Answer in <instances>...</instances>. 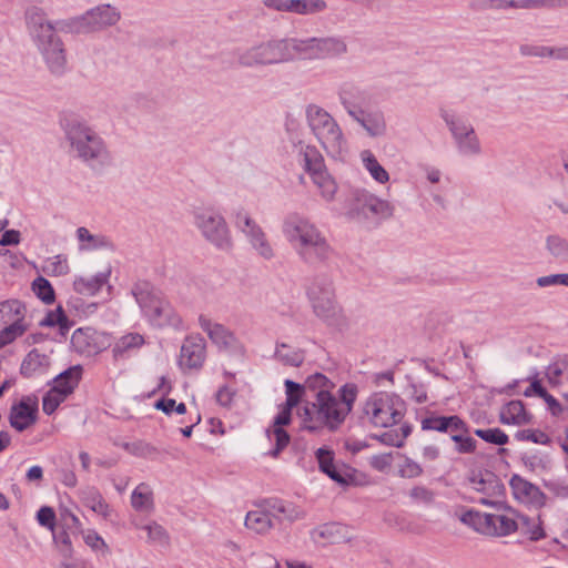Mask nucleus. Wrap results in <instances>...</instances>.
<instances>
[{
  "instance_id": "f257e3e1",
  "label": "nucleus",
  "mask_w": 568,
  "mask_h": 568,
  "mask_svg": "<svg viewBox=\"0 0 568 568\" xmlns=\"http://www.w3.org/2000/svg\"><path fill=\"white\" fill-rule=\"evenodd\" d=\"M301 385L304 398L296 414L302 428L310 432L337 430L353 410L358 395L354 383L344 384L335 395V383L322 373L307 376Z\"/></svg>"
},
{
  "instance_id": "f03ea898",
  "label": "nucleus",
  "mask_w": 568,
  "mask_h": 568,
  "mask_svg": "<svg viewBox=\"0 0 568 568\" xmlns=\"http://www.w3.org/2000/svg\"><path fill=\"white\" fill-rule=\"evenodd\" d=\"M60 126L68 152L73 159L98 172L113 164L108 142L85 119L74 113H65L60 118Z\"/></svg>"
},
{
  "instance_id": "7ed1b4c3",
  "label": "nucleus",
  "mask_w": 568,
  "mask_h": 568,
  "mask_svg": "<svg viewBox=\"0 0 568 568\" xmlns=\"http://www.w3.org/2000/svg\"><path fill=\"white\" fill-rule=\"evenodd\" d=\"M281 231L296 256L306 265L324 264L334 254L325 233L305 215L287 214L282 222Z\"/></svg>"
},
{
  "instance_id": "20e7f679",
  "label": "nucleus",
  "mask_w": 568,
  "mask_h": 568,
  "mask_svg": "<svg viewBox=\"0 0 568 568\" xmlns=\"http://www.w3.org/2000/svg\"><path fill=\"white\" fill-rule=\"evenodd\" d=\"M28 33L42 55L50 72L61 74L67 68L64 43L43 10L30 8L26 12Z\"/></svg>"
},
{
  "instance_id": "39448f33",
  "label": "nucleus",
  "mask_w": 568,
  "mask_h": 568,
  "mask_svg": "<svg viewBox=\"0 0 568 568\" xmlns=\"http://www.w3.org/2000/svg\"><path fill=\"white\" fill-rule=\"evenodd\" d=\"M306 295L316 317L338 331L347 326L346 316L336 300L334 282L329 275L316 274L307 285Z\"/></svg>"
},
{
  "instance_id": "423d86ee",
  "label": "nucleus",
  "mask_w": 568,
  "mask_h": 568,
  "mask_svg": "<svg viewBox=\"0 0 568 568\" xmlns=\"http://www.w3.org/2000/svg\"><path fill=\"white\" fill-rule=\"evenodd\" d=\"M132 295L144 316L155 327L183 328V321L172 304L149 282H138L132 287Z\"/></svg>"
},
{
  "instance_id": "0eeeda50",
  "label": "nucleus",
  "mask_w": 568,
  "mask_h": 568,
  "mask_svg": "<svg viewBox=\"0 0 568 568\" xmlns=\"http://www.w3.org/2000/svg\"><path fill=\"white\" fill-rule=\"evenodd\" d=\"M406 412V404L396 393H372L361 406V418L374 427L388 428L397 425Z\"/></svg>"
},
{
  "instance_id": "6e6552de",
  "label": "nucleus",
  "mask_w": 568,
  "mask_h": 568,
  "mask_svg": "<svg viewBox=\"0 0 568 568\" xmlns=\"http://www.w3.org/2000/svg\"><path fill=\"white\" fill-rule=\"evenodd\" d=\"M493 511L469 509L459 516V520L476 532L488 537H507L518 529L514 513L503 499L499 506H490Z\"/></svg>"
},
{
  "instance_id": "1a4fd4ad",
  "label": "nucleus",
  "mask_w": 568,
  "mask_h": 568,
  "mask_svg": "<svg viewBox=\"0 0 568 568\" xmlns=\"http://www.w3.org/2000/svg\"><path fill=\"white\" fill-rule=\"evenodd\" d=\"M294 59V39L266 41L236 52L237 63L244 68L284 63Z\"/></svg>"
},
{
  "instance_id": "9d476101",
  "label": "nucleus",
  "mask_w": 568,
  "mask_h": 568,
  "mask_svg": "<svg viewBox=\"0 0 568 568\" xmlns=\"http://www.w3.org/2000/svg\"><path fill=\"white\" fill-rule=\"evenodd\" d=\"M307 121L326 153L333 159L343 160L348 145L335 119L325 109H307Z\"/></svg>"
},
{
  "instance_id": "9b49d317",
  "label": "nucleus",
  "mask_w": 568,
  "mask_h": 568,
  "mask_svg": "<svg viewBox=\"0 0 568 568\" xmlns=\"http://www.w3.org/2000/svg\"><path fill=\"white\" fill-rule=\"evenodd\" d=\"M286 400L281 410L274 418L272 427L266 430V435L274 448L270 452L272 457H277L280 453L288 445L290 435L283 429V426L290 424L293 408H298L304 398V389L300 383L291 379L284 381Z\"/></svg>"
},
{
  "instance_id": "f8f14e48",
  "label": "nucleus",
  "mask_w": 568,
  "mask_h": 568,
  "mask_svg": "<svg viewBox=\"0 0 568 568\" xmlns=\"http://www.w3.org/2000/svg\"><path fill=\"white\" fill-rule=\"evenodd\" d=\"M122 18L121 10L112 3H100L80 16L71 18L67 26L77 33L102 32L116 26Z\"/></svg>"
},
{
  "instance_id": "ddd939ff",
  "label": "nucleus",
  "mask_w": 568,
  "mask_h": 568,
  "mask_svg": "<svg viewBox=\"0 0 568 568\" xmlns=\"http://www.w3.org/2000/svg\"><path fill=\"white\" fill-rule=\"evenodd\" d=\"M192 216L195 227L209 243L221 251L232 248L231 231L221 213L213 209H195Z\"/></svg>"
},
{
  "instance_id": "4468645a",
  "label": "nucleus",
  "mask_w": 568,
  "mask_h": 568,
  "mask_svg": "<svg viewBox=\"0 0 568 568\" xmlns=\"http://www.w3.org/2000/svg\"><path fill=\"white\" fill-rule=\"evenodd\" d=\"M236 229L243 233L251 250L264 261H272L276 251L263 227L243 210L237 211L234 219Z\"/></svg>"
},
{
  "instance_id": "2eb2a0df",
  "label": "nucleus",
  "mask_w": 568,
  "mask_h": 568,
  "mask_svg": "<svg viewBox=\"0 0 568 568\" xmlns=\"http://www.w3.org/2000/svg\"><path fill=\"white\" fill-rule=\"evenodd\" d=\"M443 118L453 134L459 154L467 158L481 154V143L468 118L455 112H445Z\"/></svg>"
},
{
  "instance_id": "dca6fc26",
  "label": "nucleus",
  "mask_w": 568,
  "mask_h": 568,
  "mask_svg": "<svg viewBox=\"0 0 568 568\" xmlns=\"http://www.w3.org/2000/svg\"><path fill=\"white\" fill-rule=\"evenodd\" d=\"M295 54L303 59H323L338 57L347 51V45L339 38L294 39Z\"/></svg>"
},
{
  "instance_id": "f3484780",
  "label": "nucleus",
  "mask_w": 568,
  "mask_h": 568,
  "mask_svg": "<svg viewBox=\"0 0 568 568\" xmlns=\"http://www.w3.org/2000/svg\"><path fill=\"white\" fill-rule=\"evenodd\" d=\"M469 489L480 494L477 501L485 506H499L505 495V486L491 471L474 473L468 478Z\"/></svg>"
},
{
  "instance_id": "a211bd4d",
  "label": "nucleus",
  "mask_w": 568,
  "mask_h": 568,
  "mask_svg": "<svg viewBox=\"0 0 568 568\" xmlns=\"http://www.w3.org/2000/svg\"><path fill=\"white\" fill-rule=\"evenodd\" d=\"M206 358V342L200 334L189 335L184 338L178 365L183 373L199 371Z\"/></svg>"
},
{
  "instance_id": "6ab92c4d",
  "label": "nucleus",
  "mask_w": 568,
  "mask_h": 568,
  "mask_svg": "<svg viewBox=\"0 0 568 568\" xmlns=\"http://www.w3.org/2000/svg\"><path fill=\"white\" fill-rule=\"evenodd\" d=\"M197 322L200 328L220 351L236 352L242 348L236 335L223 324L205 315H200Z\"/></svg>"
},
{
  "instance_id": "aec40b11",
  "label": "nucleus",
  "mask_w": 568,
  "mask_h": 568,
  "mask_svg": "<svg viewBox=\"0 0 568 568\" xmlns=\"http://www.w3.org/2000/svg\"><path fill=\"white\" fill-rule=\"evenodd\" d=\"M71 345L79 354L92 356L104 351L110 343L104 333L98 332L91 327H85L78 328L73 332Z\"/></svg>"
},
{
  "instance_id": "412c9836",
  "label": "nucleus",
  "mask_w": 568,
  "mask_h": 568,
  "mask_svg": "<svg viewBox=\"0 0 568 568\" xmlns=\"http://www.w3.org/2000/svg\"><path fill=\"white\" fill-rule=\"evenodd\" d=\"M38 398L36 396H23L10 408V426L17 432H23L37 422Z\"/></svg>"
},
{
  "instance_id": "4be33fe9",
  "label": "nucleus",
  "mask_w": 568,
  "mask_h": 568,
  "mask_svg": "<svg viewBox=\"0 0 568 568\" xmlns=\"http://www.w3.org/2000/svg\"><path fill=\"white\" fill-rule=\"evenodd\" d=\"M356 209L365 216L372 215L379 219H388L394 213L390 202L368 192L357 194Z\"/></svg>"
},
{
  "instance_id": "5701e85b",
  "label": "nucleus",
  "mask_w": 568,
  "mask_h": 568,
  "mask_svg": "<svg viewBox=\"0 0 568 568\" xmlns=\"http://www.w3.org/2000/svg\"><path fill=\"white\" fill-rule=\"evenodd\" d=\"M112 273L111 265H106V267L103 271L98 272L94 275H79L74 277L73 281V290L84 296H95L103 286L108 285L109 288L111 285L109 284L110 277Z\"/></svg>"
},
{
  "instance_id": "b1692460",
  "label": "nucleus",
  "mask_w": 568,
  "mask_h": 568,
  "mask_svg": "<svg viewBox=\"0 0 568 568\" xmlns=\"http://www.w3.org/2000/svg\"><path fill=\"white\" fill-rule=\"evenodd\" d=\"M79 252L114 251L113 241L102 234L92 233L89 229L80 226L75 230Z\"/></svg>"
},
{
  "instance_id": "393cba45",
  "label": "nucleus",
  "mask_w": 568,
  "mask_h": 568,
  "mask_svg": "<svg viewBox=\"0 0 568 568\" xmlns=\"http://www.w3.org/2000/svg\"><path fill=\"white\" fill-rule=\"evenodd\" d=\"M349 115L373 136L385 130V121L378 109H349Z\"/></svg>"
},
{
  "instance_id": "a878e982",
  "label": "nucleus",
  "mask_w": 568,
  "mask_h": 568,
  "mask_svg": "<svg viewBox=\"0 0 568 568\" xmlns=\"http://www.w3.org/2000/svg\"><path fill=\"white\" fill-rule=\"evenodd\" d=\"M310 178L313 185L316 187L320 197L324 202L332 203L335 201L338 192V184L326 168L315 171L310 175Z\"/></svg>"
},
{
  "instance_id": "bb28decb",
  "label": "nucleus",
  "mask_w": 568,
  "mask_h": 568,
  "mask_svg": "<svg viewBox=\"0 0 568 568\" xmlns=\"http://www.w3.org/2000/svg\"><path fill=\"white\" fill-rule=\"evenodd\" d=\"M145 343L143 335L128 333L119 337L112 346V355L115 361L125 359L135 354Z\"/></svg>"
},
{
  "instance_id": "cd10ccee",
  "label": "nucleus",
  "mask_w": 568,
  "mask_h": 568,
  "mask_svg": "<svg viewBox=\"0 0 568 568\" xmlns=\"http://www.w3.org/2000/svg\"><path fill=\"white\" fill-rule=\"evenodd\" d=\"M49 365L50 361L45 354H41L38 349H32L23 358L20 373L28 378L40 376L48 371Z\"/></svg>"
},
{
  "instance_id": "c85d7f7f",
  "label": "nucleus",
  "mask_w": 568,
  "mask_h": 568,
  "mask_svg": "<svg viewBox=\"0 0 568 568\" xmlns=\"http://www.w3.org/2000/svg\"><path fill=\"white\" fill-rule=\"evenodd\" d=\"M500 422L505 425H527L531 422V416L526 412L521 400H510L505 404L499 413Z\"/></svg>"
},
{
  "instance_id": "c756f323",
  "label": "nucleus",
  "mask_w": 568,
  "mask_h": 568,
  "mask_svg": "<svg viewBox=\"0 0 568 568\" xmlns=\"http://www.w3.org/2000/svg\"><path fill=\"white\" fill-rule=\"evenodd\" d=\"M513 494L521 503L525 504H540L542 499V493L540 489L530 484L529 481L514 476L510 480Z\"/></svg>"
},
{
  "instance_id": "7c9ffc66",
  "label": "nucleus",
  "mask_w": 568,
  "mask_h": 568,
  "mask_svg": "<svg viewBox=\"0 0 568 568\" xmlns=\"http://www.w3.org/2000/svg\"><path fill=\"white\" fill-rule=\"evenodd\" d=\"M519 52L523 57L568 60V45L549 47V45H541V44L525 43L519 47Z\"/></svg>"
},
{
  "instance_id": "2f4dec72",
  "label": "nucleus",
  "mask_w": 568,
  "mask_h": 568,
  "mask_svg": "<svg viewBox=\"0 0 568 568\" xmlns=\"http://www.w3.org/2000/svg\"><path fill=\"white\" fill-rule=\"evenodd\" d=\"M338 97L344 106H356L372 101L369 91L352 83L343 84Z\"/></svg>"
},
{
  "instance_id": "473e14b6",
  "label": "nucleus",
  "mask_w": 568,
  "mask_h": 568,
  "mask_svg": "<svg viewBox=\"0 0 568 568\" xmlns=\"http://www.w3.org/2000/svg\"><path fill=\"white\" fill-rule=\"evenodd\" d=\"M363 168L371 178L378 184H386L389 181V173L379 163L371 150H363L359 154Z\"/></svg>"
},
{
  "instance_id": "72a5a7b5",
  "label": "nucleus",
  "mask_w": 568,
  "mask_h": 568,
  "mask_svg": "<svg viewBox=\"0 0 568 568\" xmlns=\"http://www.w3.org/2000/svg\"><path fill=\"white\" fill-rule=\"evenodd\" d=\"M304 170L308 175L325 168L323 158L315 146L300 142L296 145Z\"/></svg>"
},
{
  "instance_id": "f704fd0d",
  "label": "nucleus",
  "mask_w": 568,
  "mask_h": 568,
  "mask_svg": "<svg viewBox=\"0 0 568 568\" xmlns=\"http://www.w3.org/2000/svg\"><path fill=\"white\" fill-rule=\"evenodd\" d=\"M315 457L318 463V467L321 471L326 474L329 478H332L336 483H345L344 477L338 471L335 459H334V452L326 448L321 447L315 452Z\"/></svg>"
},
{
  "instance_id": "c9c22d12",
  "label": "nucleus",
  "mask_w": 568,
  "mask_h": 568,
  "mask_svg": "<svg viewBox=\"0 0 568 568\" xmlns=\"http://www.w3.org/2000/svg\"><path fill=\"white\" fill-rule=\"evenodd\" d=\"M27 308L19 300L0 302V325L24 321Z\"/></svg>"
},
{
  "instance_id": "e433bc0d",
  "label": "nucleus",
  "mask_w": 568,
  "mask_h": 568,
  "mask_svg": "<svg viewBox=\"0 0 568 568\" xmlns=\"http://www.w3.org/2000/svg\"><path fill=\"white\" fill-rule=\"evenodd\" d=\"M82 368L81 366H72L69 369L62 372L54 378V384L51 389L57 392H65V397L71 394L74 387L78 385L81 378Z\"/></svg>"
},
{
  "instance_id": "4c0bfd02",
  "label": "nucleus",
  "mask_w": 568,
  "mask_h": 568,
  "mask_svg": "<svg viewBox=\"0 0 568 568\" xmlns=\"http://www.w3.org/2000/svg\"><path fill=\"white\" fill-rule=\"evenodd\" d=\"M274 356L282 364L293 367L301 366L305 359L303 349L288 346L284 343L276 344Z\"/></svg>"
},
{
  "instance_id": "58836bf2",
  "label": "nucleus",
  "mask_w": 568,
  "mask_h": 568,
  "mask_svg": "<svg viewBox=\"0 0 568 568\" xmlns=\"http://www.w3.org/2000/svg\"><path fill=\"white\" fill-rule=\"evenodd\" d=\"M245 526L257 534H265L273 526L272 516L265 510H251L246 514Z\"/></svg>"
},
{
  "instance_id": "ea45409f",
  "label": "nucleus",
  "mask_w": 568,
  "mask_h": 568,
  "mask_svg": "<svg viewBox=\"0 0 568 568\" xmlns=\"http://www.w3.org/2000/svg\"><path fill=\"white\" fill-rule=\"evenodd\" d=\"M131 505L136 511H152L153 494L149 485L142 483L135 487L131 495Z\"/></svg>"
},
{
  "instance_id": "a19ab883",
  "label": "nucleus",
  "mask_w": 568,
  "mask_h": 568,
  "mask_svg": "<svg viewBox=\"0 0 568 568\" xmlns=\"http://www.w3.org/2000/svg\"><path fill=\"white\" fill-rule=\"evenodd\" d=\"M343 531L344 527L341 524H325L313 531V538L315 541L322 539L329 544H337L345 539Z\"/></svg>"
},
{
  "instance_id": "79ce46f5",
  "label": "nucleus",
  "mask_w": 568,
  "mask_h": 568,
  "mask_svg": "<svg viewBox=\"0 0 568 568\" xmlns=\"http://www.w3.org/2000/svg\"><path fill=\"white\" fill-rule=\"evenodd\" d=\"M327 8L324 0H290L287 12L295 14H316Z\"/></svg>"
},
{
  "instance_id": "37998d69",
  "label": "nucleus",
  "mask_w": 568,
  "mask_h": 568,
  "mask_svg": "<svg viewBox=\"0 0 568 568\" xmlns=\"http://www.w3.org/2000/svg\"><path fill=\"white\" fill-rule=\"evenodd\" d=\"M546 250L557 262L568 264V240L549 235L546 239Z\"/></svg>"
},
{
  "instance_id": "c03bdc74",
  "label": "nucleus",
  "mask_w": 568,
  "mask_h": 568,
  "mask_svg": "<svg viewBox=\"0 0 568 568\" xmlns=\"http://www.w3.org/2000/svg\"><path fill=\"white\" fill-rule=\"evenodd\" d=\"M450 419L452 415L440 416L433 412H426L424 416H420V427L423 430H433L446 434Z\"/></svg>"
},
{
  "instance_id": "a18cd8bd",
  "label": "nucleus",
  "mask_w": 568,
  "mask_h": 568,
  "mask_svg": "<svg viewBox=\"0 0 568 568\" xmlns=\"http://www.w3.org/2000/svg\"><path fill=\"white\" fill-rule=\"evenodd\" d=\"M523 532L528 536L531 541H538L546 537L540 517L530 518L528 516H519Z\"/></svg>"
},
{
  "instance_id": "49530a36",
  "label": "nucleus",
  "mask_w": 568,
  "mask_h": 568,
  "mask_svg": "<svg viewBox=\"0 0 568 568\" xmlns=\"http://www.w3.org/2000/svg\"><path fill=\"white\" fill-rule=\"evenodd\" d=\"M3 325L4 327L0 331V348H3L8 344L16 341L18 337L22 336L28 329V325L24 321L8 323Z\"/></svg>"
},
{
  "instance_id": "de8ad7c7",
  "label": "nucleus",
  "mask_w": 568,
  "mask_h": 568,
  "mask_svg": "<svg viewBox=\"0 0 568 568\" xmlns=\"http://www.w3.org/2000/svg\"><path fill=\"white\" fill-rule=\"evenodd\" d=\"M43 271L51 276H63L70 272L67 255L58 254L44 261Z\"/></svg>"
},
{
  "instance_id": "09e8293b",
  "label": "nucleus",
  "mask_w": 568,
  "mask_h": 568,
  "mask_svg": "<svg viewBox=\"0 0 568 568\" xmlns=\"http://www.w3.org/2000/svg\"><path fill=\"white\" fill-rule=\"evenodd\" d=\"M32 291L43 303L51 304L54 302L55 294L51 283L39 276L32 282Z\"/></svg>"
},
{
  "instance_id": "8fccbe9b",
  "label": "nucleus",
  "mask_w": 568,
  "mask_h": 568,
  "mask_svg": "<svg viewBox=\"0 0 568 568\" xmlns=\"http://www.w3.org/2000/svg\"><path fill=\"white\" fill-rule=\"evenodd\" d=\"M85 505L94 513L106 518L110 515V507L97 490H91L85 497Z\"/></svg>"
},
{
  "instance_id": "3c124183",
  "label": "nucleus",
  "mask_w": 568,
  "mask_h": 568,
  "mask_svg": "<svg viewBox=\"0 0 568 568\" xmlns=\"http://www.w3.org/2000/svg\"><path fill=\"white\" fill-rule=\"evenodd\" d=\"M41 325L48 327L59 326L62 331L70 328L69 320L61 306L54 311L49 312L47 316L41 321Z\"/></svg>"
},
{
  "instance_id": "603ef678",
  "label": "nucleus",
  "mask_w": 568,
  "mask_h": 568,
  "mask_svg": "<svg viewBox=\"0 0 568 568\" xmlns=\"http://www.w3.org/2000/svg\"><path fill=\"white\" fill-rule=\"evenodd\" d=\"M475 435L495 445H505L509 440L508 435L499 428L476 429Z\"/></svg>"
},
{
  "instance_id": "864d4df0",
  "label": "nucleus",
  "mask_w": 568,
  "mask_h": 568,
  "mask_svg": "<svg viewBox=\"0 0 568 568\" xmlns=\"http://www.w3.org/2000/svg\"><path fill=\"white\" fill-rule=\"evenodd\" d=\"M65 392H57L50 389L45 393L42 399V409L47 415H51L55 412L59 405L65 399Z\"/></svg>"
},
{
  "instance_id": "5fc2aeb1",
  "label": "nucleus",
  "mask_w": 568,
  "mask_h": 568,
  "mask_svg": "<svg viewBox=\"0 0 568 568\" xmlns=\"http://www.w3.org/2000/svg\"><path fill=\"white\" fill-rule=\"evenodd\" d=\"M455 450L459 454H471L476 450L477 442L467 433L454 437Z\"/></svg>"
},
{
  "instance_id": "6e6d98bb",
  "label": "nucleus",
  "mask_w": 568,
  "mask_h": 568,
  "mask_svg": "<svg viewBox=\"0 0 568 568\" xmlns=\"http://www.w3.org/2000/svg\"><path fill=\"white\" fill-rule=\"evenodd\" d=\"M143 528L148 532L149 541L155 542L159 545H164L168 542V540H169L168 534L161 525H159L156 523H151V524L145 525Z\"/></svg>"
},
{
  "instance_id": "4d7b16f0",
  "label": "nucleus",
  "mask_w": 568,
  "mask_h": 568,
  "mask_svg": "<svg viewBox=\"0 0 568 568\" xmlns=\"http://www.w3.org/2000/svg\"><path fill=\"white\" fill-rule=\"evenodd\" d=\"M37 520L40 526L49 529L52 534H54L55 528V513L49 506L41 507L37 513Z\"/></svg>"
},
{
  "instance_id": "13d9d810",
  "label": "nucleus",
  "mask_w": 568,
  "mask_h": 568,
  "mask_svg": "<svg viewBox=\"0 0 568 568\" xmlns=\"http://www.w3.org/2000/svg\"><path fill=\"white\" fill-rule=\"evenodd\" d=\"M567 369V363H552L546 369V377L550 385L558 386L561 384V377Z\"/></svg>"
},
{
  "instance_id": "bf43d9fd",
  "label": "nucleus",
  "mask_w": 568,
  "mask_h": 568,
  "mask_svg": "<svg viewBox=\"0 0 568 568\" xmlns=\"http://www.w3.org/2000/svg\"><path fill=\"white\" fill-rule=\"evenodd\" d=\"M85 544L94 551H102L103 554L109 552V547L105 544L104 539L97 531H88L84 535Z\"/></svg>"
},
{
  "instance_id": "052dcab7",
  "label": "nucleus",
  "mask_w": 568,
  "mask_h": 568,
  "mask_svg": "<svg viewBox=\"0 0 568 568\" xmlns=\"http://www.w3.org/2000/svg\"><path fill=\"white\" fill-rule=\"evenodd\" d=\"M399 473L403 477L415 478L422 475L423 468L410 458H406L400 465Z\"/></svg>"
},
{
  "instance_id": "680f3d73",
  "label": "nucleus",
  "mask_w": 568,
  "mask_h": 568,
  "mask_svg": "<svg viewBox=\"0 0 568 568\" xmlns=\"http://www.w3.org/2000/svg\"><path fill=\"white\" fill-rule=\"evenodd\" d=\"M409 497L416 503L430 504L434 499V494L424 486H415L410 489Z\"/></svg>"
},
{
  "instance_id": "e2e57ef3",
  "label": "nucleus",
  "mask_w": 568,
  "mask_h": 568,
  "mask_svg": "<svg viewBox=\"0 0 568 568\" xmlns=\"http://www.w3.org/2000/svg\"><path fill=\"white\" fill-rule=\"evenodd\" d=\"M468 426L467 424L458 416V415H452V419L448 424V428L446 434H448L454 440V437L456 435H462L464 433H467Z\"/></svg>"
},
{
  "instance_id": "0e129e2a",
  "label": "nucleus",
  "mask_w": 568,
  "mask_h": 568,
  "mask_svg": "<svg viewBox=\"0 0 568 568\" xmlns=\"http://www.w3.org/2000/svg\"><path fill=\"white\" fill-rule=\"evenodd\" d=\"M539 392H540V397L544 398V400L546 402L547 407L550 410V413L554 416H561L565 410L562 405L552 395L547 393V390L545 388H540Z\"/></svg>"
},
{
  "instance_id": "69168bd1",
  "label": "nucleus",
  "mask_w": 568,
  "mask_h": 568,
  "mask_svg": "<svg viewBox=\"0 0 568 568\" xmlns=\"http://www.w3.org/2000/svg\"><path fill=\"white\" fill-rule=\"evenodd\" d=\"M406 438H407V434L398 435V432H396V430L386 432L379 436V440L383 444L393 446V447L403 446Z\"/></svg>"
},
{
  "instance_id": "338daca9",
  "label": "nucleus",
  "mask_w": 568,
  "mask_h": 568,
  "mask_svg": "<svg viewBox=\"0 0 568 568\" xmlns=\"http://www.w3.org/2000/svg\"><path fill=\"white\" fill-rule=\"evenodd\" d=\"M21 242V233L17 230H6L0 237L1 246H14Z\"/></svg>"
},
{
  "instance_id": "774afa93",
  "label": "nucleus",
  "mask_w": 568,
  "mask_h": 568,
  "mask_svg": "<svg viewBox=\"0 0 568 568\" xmlns=\"http://www.w3.org/2000/svg\"><path fill=\"white\" fill-rule=\"evenodd\" d=\"M517 437L537 444H546L548 442L547 435L542 432L523 430L517 434Z\"/></svg>"
}]
</instances>
